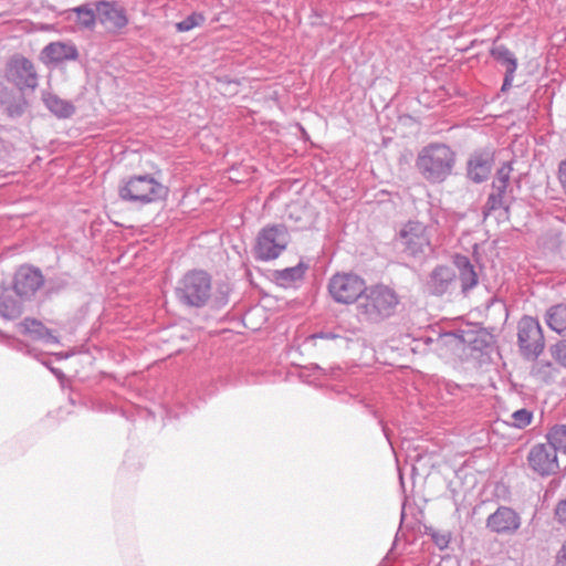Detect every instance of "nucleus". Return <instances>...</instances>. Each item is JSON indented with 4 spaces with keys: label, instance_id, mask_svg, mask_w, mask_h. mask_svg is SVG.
<instances>
[{
    "label": "nucleus",
    "instance_id": "obj_11",
    "mask_svg": "<svg viewBox=\"0 0 566 566\" xmlns=\"http://www.w3.org/2000/svg\"><path fill=\"white\" fill-rule=\"evenodd\" d=\"M530 468L542 476L556 474L559 470L557 453L547 443L533 446L527 454Z\"/></svg>",
    "mask_w": 566,
    "mask_h": 566
},
{
    "label": "nucleus",
    "instance_id": "obj_7",
    "mask_svg": "<svg viewBox=\"0 0 566 566\" xmlns=\"http://www.w3.org/2000/svg\"><path fill=\"white\" fill-rule=\"evenodd\" d=\"M366 287L365 280L353 273H337L328 283L331 296L340 304L359 302Z\"/></svg>",
    "mask_w": 566,
    "mask_h": 566
},
{
    "label": "nucleus",
    "instance_id": "obj_23",
    "mask_svg": "<svg viewBox=\"0 0 566 566\" xmlns=\"http://www.w3.org/2000/svg\"><path fill=\"white\" fill-rule=\"evenodd\" d=\"M22 328L25 334H29L35 339H41L46 344H57L59 339L52 332L46 328L41 322L36 319L25 318L22 323Z\"/></svg>",
    "mask_w": 566,
    "mask_h": 566
},
{
    "label": "nucleus",
    "instance_id": "obj_27",
    "mask_svg": "<svg viewBox=\"0 0 566 566\" xmlns=\"http://www.w3.org/2000/svg\"><path fill=\"white\" fill-rule=\"evenodd\" d=\"M547 444L552 446L557 453L563 452L566 454V426L556 424L547 433Z\"/></svg>",
    "mask_w": 566,
    "mask_h": 566
},
{
    "label": "nucleus",
    "instance_id": "obj_5",
    "mask_svg": "<svg viewBox=\"0 0 566 566\" xmlns=\"http://www.w3.org/2000/svg\"><path fill=\"white\" fill-rule=\"evenodd\" d=\"M483 342L480 333L473 329H455L440 334L436 339L434 349L443 358L461 357L469 347L480 350Z\"/></svg>",
    "mask_w": 566,
    "mask_h": 566
},
{
    "label": "nucleus",
    "instance_id": "obj_34",
    "mask_svg": "<svg viewBox=\"0 0 566 566\" xmlns=\"http://www.w3.org/2000/svg\"><path fill=\"white\" fill-rule=\"evenodd\" d=\"M430 219L434 224H440V220L443 218V212L440 208L431 207L429 209Z\"/></svg>",
    "mask_w": 566,
    "mask_h": 566
},
{
    "label": "nucleus",
    "instance_id": "obj_16",
    "mask_svg": "<svg viewBox=\"0 0 566 566\" xmlns=\"http://www.w3.org/2000/svg\"><path fill=\"white\" fill-rule=\"evenodd\" d=\"M101 23L114 30H120L128 23L124 8L115 2L97 1L94 3Z\"/></svg>",
    "mask_w": 566,
    "mask_h": 566
},
{
    "label": "nucleus",
    "instance_id": "obj_15",
    "mask_svg": "<svg viewBox=\"0 0 566 566\" xmlns=\"http://www.w3.org/2000/svg\"><path fill=\"white\" fill-rule=\"evenodd\" d=\"M77 57V48L72 42H51L41 52V59L45 64L57 65L67 61H75Z\"/></svg>",
    "mask_w": 566,
    "mask_h": 566
},
{
    "label": "nucleus",
    "instance_id": "obj_10",
    "mask_svg": "<svg viewBox=\"0 0 566 566\" xmlns=\"http://www.w3.org/2000/svg\"><path fill=\"white\" fill-rule=\"evenodd\" d=\"M403 251L412 258L424 256L431 251L427 227L418 221H409L399 232Z\"/></svg>",
    "mask_w": 566,
    "mask_h": 566
},
{
    "label": "nucleus",
    "instance_id": "obj_13",
    "mask_svg": "<svg viewBox=\"0 0 566 566\" xmlns=\"http://www.w3.org/2000/svg\"><path fill=\"white\" fill-rule=\"evenodd\" d=\"M8 80L12 82L19 90H34L38 86V74L33 63L19 56L13 59L8 67Z\"/></svg>",
    "mask_w": 566,
    "mask_h": 566
},
{
    "label": "nucleus",
    "instance_id": "obj_33",
    "mask_svg": "<svg viewBox=\"0 0 566 566\" xmlns=\"http://www.w3.org/2000/svg\"><path fill=\"white\" fill-rule=\"evenodd\" d=\"M555 566H566V541L556 554Z\"/></svg>",
    "mask_w": 566,
    "mask_h": 566
},
{
    "label": "nucleus",
    "instance_id": "obj_17",
    "mask_svg": "<svg viewBox=\"0 0 566 566\" xmlns=\"http://www.w3.org/2000/svg\"><path fill=\"white\" fill-rule=\"evenodd\" d=\"M491 55L502 66L505 67V75L502 84V91L505 92L511 88L514 74L517 69V60L514 54L503 44L495 45L491 49Z\"/></svg>",
    "mask_w": 566,
    "mask_h": 566
},
{
    "label": "nucleus",
    "instance_id": "obj_32",
    "mask_svg": "<svg viewBox=\"0 0 566 566\" xmlns=\"http://www.w3.org/2000/svg\"><path fill=\"white\" fill-rule=\"evenodd\" d=\"M432 539L440 549L446 548L449 544V536L446 534L434 533L432 534Z\"/></svg>",
    "mask_w": 566,
    "mask_h": 566
},
{
    "label": "nucleus",
    "instance_id": "obj_20",
    "mask_svg": "<svg viewBox=\"0 0 566 566\" xmlns=\"http://www.w3.org/2000/svg\"><path fill=\"white\" fill-rule=\"evenodd\" d=\"M453 263L459 271L461 290L463 293H468L470 290L475 287L479 282L474 266L464 255H455Z\"/></svg>",
    "mask_w": 566,
    "mask_h": 566
},
{
    "label": "nucleus",
    "instance_id": "obj_38",
    "mask_svg": "<svg viewBox=\"0 0 566 566\" xmlns=\"http://www.w3.org/2000/svg\"><path fill=\"white\" fill-rule=\"evenodd\" d=\"M382 431H384V433H385V437H388V433H387L386 428H382Z\"/></svg>",
    "mask_w": 566,
    "mask_h": 566
},
{
    "label": "nucleus",
    "instance_id": "obj_30",
    "mask_svg": "<svg viewBox=\"0 0 566 566\" xmlns=\"http://www.w3.org/2000/svg\"><path fill=\"white\" fill-rule=\"evenodd\" d=\"M552 356L566 367V340H562L551 348Z\"/></svg>",
    "mask_w": 566,
    "mask_h": 566
},
{
    "label": "nucleus",
    "instance_id": "obj_12",
    "mask_svg": "<svg viewBox=\"0 0 566 566\" xmlns=\"http://www.w3.org/2000/svg\"><path fill=\"white\" fill-rule=\"evenodd\" d=\"M43 284V274L36 268L22 265L14 273L13 290L21 298H31Z\"/></svg>",
    "mask_w": 566,
    "mask_h": 566
},
{
    "label": "nucleus",
    "instance_id": "obj_28",
    "mask_svg": "<svg viewBox=\"0 0 566 566\" xmlns=\"http://www.w3.org/2000/svg\"><path fill=\"white\" fill-rule=\"evenodd\" d=\"M533 419V412L522 408L511 415V424L515 428L523 429L527 427Z\"/></svg>",
    "mask_w": 566,
    "mask_h": 566
},
{
    "label": "nucleus",
    "instance_id": "obj_1",
    "mask_svg": "<svg viewBox=\"0 0 566 566\" xmlns=\"http://www.w3.org/2000/svg\"><path fill=\"white\" fill-rule=\"evenodd\" d=\"M455 154L444 144H430L418 154L416 166L430 182H442L451 175Z\"/></svg>",
    "mask_w": 566,
    "mask_h": 566
},
{
    "label": "nucleus",
    "instance_id": "obj_9",
    "mask_svg": "<svg viewBox=\"0 0 566 566\" xmlns=\"http://www.w3.org/2000/svg\"><path fill=\"white\" fill-rule=\"evenodd\" d=\"M512 167L511 164L504 163L496 171V176L492 182V191L489 195L484 206V214L497 209L509 210L513 200L512 190L509 189Z\"/></svg>",
    "mask_w": 566,
    "mask_h": 566
},
{
    "label": "nucleus",
    "instance_id": "obj_35",
    "mask_svg": "<svg viewBox=\"0 0 566 566\" xmlns=\"http://www.w3.org/2000/svg\"><path fill=\"white\" fill-rule=\"evenodd\" d=\"M321 337V338H326V339H334L336 338V334L332 333V332H322L319 334H315L314 337Z\"/></svg>",
    "mask_w": 566,
    "mask_h": 566
},
{
    "label": "nucleus",
    "instance_id": "obj_14",
    "mask_svg": "<svg viewBox=\"0 0 566 566\" xmlns=\"http://www.w3.org/2000/svg\"><path fill=\"white\" fill-rule=\"evenodd\" d=\"M520 525L518 514L507 506H500L486 520V527L497 534H512L518 530Z\"/></svg>",
    "mask_w": 566,
    "mask_h": 566
},
{
    "label": "nucleus",
    "instance_id": "obj_2",
    "mask_svg": "<svg viewBox=\"0 0 566 566\" xmlns=\"http://www.w3.org/2000/svg\"><path fill=\"white\" fill-rule=\"evenodd\" d=\"M399 304V296L387 285L377 284L367 286L357 310L365 319L380 322L390 317Z\"/></svg>",
    "mask_w": 566,
    "mask_h": 566
},
{
    "label": "nucleus",
    "instance_id": "obj_4",
    "mask_svg": "<svg viewBox=\"0 0 566 566\" xmlns=\"http://www.w3.org/2000/svg\"><path fill=\"white\" fill-rule=\"evenodd\" d=\"M166 193L165 186L149 175L134 176L119 188V197L123 200L138 205L157 201Z\"/></svg>",
    "mask_w": 566,
    "mask_h": 566
},
{
    "label": "nucleus",
    "instance_id": "obj_21",
    "mask_svg": "<svg viewBox=\"0 0 566 566\" xmlns=\"http://www.w3.org/2000/svg\"><path fill=\"white\" fill-rule=\"evenodd\" d=\"M306 270L307 266L304 263L300 262L295 266L274 271L273 280L277 285L282 287H291L303 280Z\"/></svg>",
    "mask_w": 566,
    "mask_h": 566
},
{
    "label": "nucleus",
    "instance_id": "obj_8",
    "mask_svg": "<svg viewBox=\"0 0 566 566\" xmlns=\"http://www.w3.org/2000/svg\"><path fill=\"white\" fill-rule=\"evenodd\" d=\"M517 343L523 357L536 359L544 350L545 339L537 319L523 316L517 324Z\"/></svg>",
    "mask_w": 566,
    "mask_h": 566
},
{
    "label": "nucleus",
    "instance_id": "obj_39",
    "mask_svg": "<svg viewBox=\"0 0 566 566\" xmlns=\"http://www.w3.org/2000/svg\"><path fill=\"white\" fill-rule=\"evenodd\" d=\"M382 431H384V433H385V437H388V433H387L386 428H382Z\"/></svg>",
    "mask_w": 566,
    "mask_h": 566
},
{
    "label": "nucleus",
    "instance_id": "obj_29",
    "mask_svg": "<svg viewBox=\"0 0 566 566\" xmlns=\"http://www.w3.org/2000/svg\"><path fill=\"white\" fill-rule=\"evenodd\" d=\"M205 22V17L201 13H192L176 24L179 32H188Z\"/></svg>",
    "mask_w": 566,
    "mask_h": 566
},
{
    "label": "nucleus",
    "instance_id": "obj_6",
    "mask_svg": "<svg viewBox=\"0 0 566 566\" xmlns=\"http://www.w3.org/2000/svg\"><path fill=\"white\" fill-rule=\"evenodd\" d=\"M289 242L290 234L285 226L265 227L258 234L254 255L261 261L274 260L286 249Z\"/></svg>",
    "mask_w": 566,
    "mask_h": 566
},
{
    "label": "nucleus",
    "instance_id": "obj_25",
    "mask_svg": "<svg viewBox=\"0 0 566 566\" xmlns=\"http://www.w3.org/2000/svg\"><path fill=\"white\" fill-rule=\"evenodd\" d=\"M545 321L547 326L558 333L562 334L566 331V305L557 304L549 307L545 315Z\"/></svg>",
    "mask_w": 566,
    "mask_h": 566
},
{
    "label": "nucleus",
    "instance_id": "obj_26",
    "mask_svg": "<svg viewBox=\"0 0 566 566\" xmlns=\"http://www.w3.org/2000/svg\"><path fill=\"white\" fill-rule=\"evenodd\" d=\"M76 14V22L82 29H93L96 23V7L92 4H82L71 10Z\"/></svg>",
    "mask_w": 566,
    "mask_h": 566
},
{
    "label": "nucleus",
    "instance_id": "obj_24",
    "mask_svg": "<svg viewBox=\"0 0 566 566\" xmlns=\"http://www.w3.org/2000/svg\"><path fill=\"white\" fill-rule=\"evenodd\" d=\"M22 314V303L12 296L9 290L0 293V316L6 319H17Z\"/></svg>",
    "mask_w": 566,
    "mask_h": 566
},
{
    "label": "nucleus",
    "instance_id": "obj_31",
    "mask_svg": "<svg viewBox=\"0 0 566 566\" xmlns=\"http://www.w3.org/2000/svg\"><path fill=\"white\" fill-rule=\"evenodd\" d=\"M555 516L559 523L566 525V499L557 504Z\"/></svg>",
    "mask_w": 566,
    "mask_h": 566
},
{
    "label": "nucleus",
    "instance_id": "obj_18",
    "mask_svg": "<svg viewBox=\"0 0 566 566\" xmlns=\"http://www.w3.org/2000/svg\"><path fill=\"white\" fill-rule=\"evenodd\" d=\"M493 155L489 150L476 151L468 163V176L474 182L484 181L492 169Z\"/></svg>",
    "mask_w": 566,
    "mask_h": 566
},
{
    "label": "nucleus",
    "instance_id": "obj_36",
    "mask_svg": "<svg viewBox=\"0 0 566 566\" xmlns=\"http://www.w3.org/2000/svg\"><path fill=\"white\" fill-rule=\"evenodd\" d=\"M311 370H313V374L316 375V374H322L323 373V369L317 366V365H314Z\"/></svg>",
    "mask_w": 566,
    "mask_h": 566
},
{
    "label": "nucleus",
    "instance_id": "obj_37",
    "mask_svg": "<svg viewBox=\"0 0 566 566\" xmlns=\"http://www.w3.org/2000/svg\"><path fill=\"white\" fill-rule=\"evenodd\" d=\"M382 431H384V433H385V437H388V433H387L386 428H382Z\"/></svg>",
    "mask_w": 566,
    "mask_h": 566
},
{
    "label": "nucleus",
    "instance_id": "obj_3",
    "mask_svg": "<svg viewBox=\"0 0 566 566\" xmlns=\"http://www.w3.org/2000/svg\"><path fill=\"white\" fill-rule=\"evenodd\" d=\"M176 298L187 307L201 308L212 295V279L203 270H191L182 275L175 289Z\"/></svg>",
    "mask_w": 566,
    "mask_h": 566
},
{
    "label": "nucleus",
    "instance_id": "obj_22",
    "mask_svg": "<svg viewBox=\"0 0 566 566\" xmlns=\"http://www.w3.org/2000/svg\"><path fill=\"white\" fill-rule=\"evenodd\" d=\"M42 99L48 109L59 118H69L75 112L71 102L62 99L55 94L43 93Z\"/></svg>",
    "mask_w": 566,
    "mask_h": 566
},
{
    "label": "nucleus",
    "instance_id": "obj_19",
    "mask_svg": "<svg viewBox=\"0 0 566 566\" xmlns=\"http://www.w3.org/2000/svg\"><path fill=\"white\" fill-rule=\"evenodd\" d=\"M457 274L450 266L439 265L431 272L428 289L431 294L442 295L454 283Z\"/></svg>",
    "mask_w": 566,
    "mask_h": 566
}]
</instances>
